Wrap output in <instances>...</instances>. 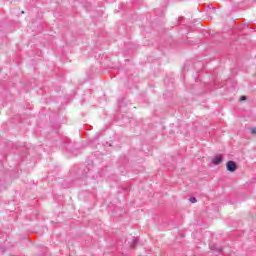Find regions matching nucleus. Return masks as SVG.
I'll return each mask as SVG.
<instances>
[{
  "label": "nucleus",
  "instance_id": "nucleus-1",
  "mask_svg": "<svg viewBox=\"0 0 256 256\" xmlns=\"http://www.w3.org/2000/svg\"><path fill=\"white\" fill-rule=\"evenodd\" d=\"M226 169L230 173H235V171H237V163L233 160L228 161L226 164Z\"/></svg>",
  "mask_w": 256,
  "mask_h": 256
},
{
  "label": "nucleus",
  "instance_id": "nucleus-2",
  "mask_svg": "<svg viewBox=\"0 0 256 256\" xmlns=\"http://www.w3.org/2000/svg\"><path fill=\"white\" fill-rule=\"evenodd\" d=\"M222 161H223V156H221V155L215 156L212 159L213 165H221Z\"/></svg>",
  "mask_w": 256,
  "mask_h": 256
},
{
  "label": "nucleus",
  "instance_id": "nucleus-3",
  "mask_svg": "<svg viewBox=\"0 0 256 256\" xmlns=\"http://www.w3.org/2000/svg\"><path fill=\"white\" fill-rule=\"evenodd\" d=\"M210 249L212 251H216L217 253H221V251H223V248L219 247L217 244L210 245Z\"/></svg>",
  "mask_w": 256,
  "mask_h": 256
},
{
  "label": "nucleus",
  "instance_id": "nucleus-4",
  "mask_svg": "<svg viewBox=\"0 0 256 256\" xmlns=\"http://www.w3.org/2000/svg\"><path fill=\"white\" fill-rule=\"evenodd\" d=\"M83 177H86V179H89L91 177V168L86 167L83 172Z\"/></svg>",
  "mask_w": 256,
  "mask_h": 256
},
{
  "label": "nucleus",
  "instance_id": "nucleus-5",
  "mask_svg": "<svg viewBox=\"0 0 256 256\" xmlns=\"http://www.w3.org/2000/svg\"><path fill=\"white\" fill-rule=\"evenodd\" d=\"M139 243V239L133 237V244L131 245L132 249L135 248V246Z\"/></svg>",
  "mask_w": 256,
  "mask_h": 256
},
{
  "label": "nucleus",
  "instance_id": "nucleus-6",
  "mask_svg": "<svg viewBox=\"0 0 256 256\" xmlns=\"http://www.w3.org/2000/svg\"><path fill=\"white\" fill-rule=\"evenodd\" d=\"M189 201H190V203H197V198L190 197Z\"/></svg>",
  "mask_w": 256,
  "mask_h": 256
},
{
  "label": "nucleus",
  "instance_id": "nucleus-7",
  "mask_svg": "<svg viewBox=\"0 0 256 256\" xmlns=\"http://www.w3.org/2000/svg\"><path fill=\"white\" fill-rule=\"evenodd\" d=\"M250 132H251L252 135H256V128H251Z\"/></svg>",
  "mask_w": 256,
  "mask_h": 256
},
{
  "label": "nucleus",
  "instance_id": "nucleus-8",
  "mask_svg": "<svg viewBox=\"0 0 256 256\" xmlns=\"http://www.w3.org/2000/svg\"><path fill=\"white\" fill-rule=\"evenodd\" d=\"M243 101H247V96H242V97L240 98V102H243Z\"/></svg>",
  "mask_w": 256,
  "mask_h": 256
},
{
  "label": "nucleus",
  "instance_id": "nucleus-9",
  "mask_svg": "<svg viewBox=\"0 0 256 256\" xmlns=\"http://www.w3.org/2000/svg\"><path fill=\"white\" fill-rule=\"evenodd\" d=\"M23 13H25V11H22L21 14L23 15Z\"/></svg>",
  "mask_w": 256,
  "mask_h": 256
}]
</instances>
